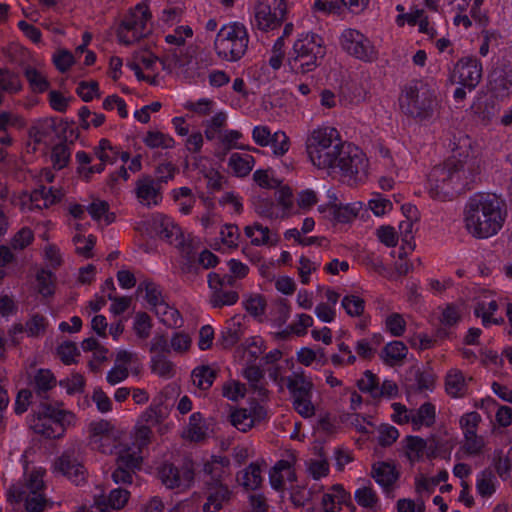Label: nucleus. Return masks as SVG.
Segmentation results:
<instances>
[{"instance_id":"f257e3e1","label":"nucleus","mask_w":512,"mask_h":512,"mask_svg":"<svg viewBox=\"0 0 512 512\" xmlns=\"http://www.w3.org/2000/svg\"><path fill=\"white\" fill-rule=\"evenodd\" d=\"M306 152L318 169L338 170L344 177L357 179L365 175L368 161L356 146L342 141L338 130L331 126H318L306 138Z\"/></svg>"},{"instance_id":"f03ea898","label":"nucleus","mask_w":512,"mask_h":512,"mask_svg":"<svg viewBox=\"0 0 512 512\" xmlns=\"http://www.w3.org/2000/svg\"><path fill=\"white\" fill-rule=\"evenodd\" d=\"M463 221L471 236L477 239H488L502 229L505 213L495 197L475 194L465 205Z\"/></svg>"},{"instance_id":"7ed1b4c3","label":"nucleus","mask_w":512,"mask_h":512,"mask_svg":"<svg viewBox=\"0 0 512 512\" xmlns=\"http://www.w3.org/2000/svg\"><path fill=\"white\" fill-rule=\"evenodd\" d=\"M398 101L403 114L420 121L430 118L437 107L435 90L421 80L405 84Z\"/></svg>"},{"instance_id":"20e7f679","label":"nucleus","mask_w":512,"mask_h":512,"mask_svg":"<svg viewBox=\"0 0 512 512\" xmlns=\"http://www.w3.org/2000/svg\"><path fill=\"white\" fill-rule=\"evenodd\" d=\"M325 54L322 37L315 33L301 34L293 45L288 64L294 73L306 74L321 64Z\"/></svg>"},{"instance_id":"39448f33","label":"nucleus","mask_w":512,"mask_h":512,"mask_svg":"<svg viewBox=\"0 0 512 512\" xmlns=\"http://www.w3.org/2000/svg\"><path fill=\"white\" fill-rule=\"evenodd\" d=\"M249 36L246 27L239 22L224 25L218 32L214 46L217 55L226 61H238L247 51Z\"/></svg>"},{"instance_id":"423d86ee","label":"nucleus","mask_w":512,"mask_h":512,"mask_svg":"<svg viewBox=\"0 0 512 512\" xmlns=\"http://www.w3.org/2000/svg\"><path fill=\"white\" fill-rule=\"evenodd\" d=\"M84 449L80 442L71 443L54 462V471L75 485L86 482L87 470L83 464Z\"/></svg>"},{"instance_id":"0eeeda50","label":"nucleus","mask_w":512,"mask_h":512,"mask_svg":"<svg viewBox=\"0 0 512 512\" xmlns=\"http://www.w3.org/2000/svg\"><path fill=\"white\" fill-rule=\"evenodd\" d=\"M285 0H257L254 4L251 26L263 32L279 28L286 16Z\"/></svg>"},{"instance_id":"6e6552de","label":"nucleus","mask_w":512,"mask_h":512,"mask_svg":"<svg viewBox=\"0 0 512 512\" xmlns=\"http://www.w3.org/2000/svg\"><path fill=\"white\" fill-rule=\"evenodd\" d=\"M150 19L149 9L146 5L138 4L123 19L118 31L119 41L125 45H130L150 32L148 26Z\"/></svg>"},{"instance_id":"1a4fd4ad","label":"nucleus","mask_w":512,"mask_h":512,"mask_svg":"<svg viewBox=\"0 0 512 512\" xmlns=\"http://www.w3.org/2000/svg\"><path fill=\"white\" fill-rule=\"evenodd\" d=\"M340 45L349 55L365 62L377 59V50L368 37L356 29H345L340 36Z\"/></svg>"},{"instance_id":"9d476101","label":"nucleus","mask_w":512,"mask_h":512,"mask_svg":"<svg viewBox=\"0 0 512 512\" xmlns=\"http://www.w3.org/2000/svg\"><path fill=\"white\" fill-rule=\"evenodd\" d=\"M481 78V66L476 59H462L455 67L452 75V83L459 84L454 92V98L460 100L466 95V89L471 91Z\"/></svg>"},{"instance_id":"9b49d317","label":"nucleus","mask_w":512,"mask_h":512,"mask_svg":"<svg viewBox=\"0 0 512 512\" xmlns=\"http://www.w3.org/2000/svg\"><path fill=\"white\" fill-rule=\"evenodd\" d=\"M403 448L410 462L419 461L424 455L428 458H437L444 452V444L432 435L427 440L419 436H407L403 440Z\"/></svg>"},{"instance_id":"f8f14e48","label":"nucleus","mask_w":512,"mask_h":512,"mask_svg":"<svg viewBox=\"0 0 512 512\" xmlns=\"http://www.w3.org/2000/svg\"><path fill=\"white\" fill-rule=\"evenodd\" d=\"M158 475L167 488L186 490L191 487L194 481L193 464L190 461H186L180 466L164 463L159 468Z\"/></svg>"},{"instance_id":"ddd939ff","label":"nucleus","mask_w":512,"mask_h":512,"mask_svg":"<svg viewBox=\"0 0 512 512\" xmlns=\"http://www.w3.org/2000/svg\"><path fill=\"white\" fill-rule=\"evenodd\" d=\"M37 415L48 417L57 428L63 429L64 434L67 429L74 427L77 422L76 415L72 411L65 409L62 402L49 399L40 401Z\"/></svg>"},{"instance_id":"4468645a","label":"nucleus","mask_w":512,"mask_h":512,"mask_svg":"<svg viewBox=\"0 0 512 512\" xmlns=\"http://www.w3.org/2000/svg\"><path fill=\"white\" fill-rule=\"evenodd\" d=\"M60 190L47 188L43 184L34 189L30 194H24L22 201L28 206L29 210L44 209L59 202L62 198Z\"/></svg>"},{"instance_id":"2eb2a0df","label":"nucleus","mask_w":512,"mask_h":512,"mask_svg":"<svg viewBox=\"0 0 512 512\" xmlns=\"http://www.w3.org/2000/svg\"><path fill=\"white\" fill-rule=\"evenodd\" d=\"M43 490V472L34 470L25 477L23 485H12L8 490L7 496L11 502H20L23 499V494L30 492L41 493Z\"/></svg>"},{"instance_id":"dca6fc26","label":"nucleus","mask_w":512,"mask_h":512,"mask_svg":"<svg viewBox=\"0 0 512 512\" xmlns=\"http://www.w3.org/2000/svg\"><path fill=\"white\" fill-rule=\"evenodd\" d=\"M321 505L325 512H340L343 505L355 509L350 492L346 491L342 484L332 485L322 496Z\"/></svg>"},{"instance_id":"f3484780","label":"nucleus","mask_w":512,"mask_h":512,"mask_svg":"<svg viewBox=\"0 0 512 512\" xmlns=\"http://www.w3.org/2000/svg\"><path fill=\"white\" fill-rule=\"evenodd\" d=\"M135 193L139 203L148 208L158 205L162 199L160 186L149 176L137 180Z\"/></svg>"},{"instance_id":"a211bd4d","label":"nucleus","mask_w":512,"mask_h":512,"mask_svg":"<svg viewBox=\"0 0 512 512\" xmlns=\"http://www.w3.org/2000/svg\"><path fill=\"white\" fill-rule=\"evenodd\" d=\"M448 169L445 166H435L428 175V193L436 201L445 202L447 199Z\"/></svg>"},{"instance_id":"6ab92c4d","label":"nucleus","mask_w":512,"mask_h":512,"mask_svg":"<svg viewBox=\"0 0 512 512\" xmlns=\"http://www.w3.org/2000/svg\"><path fill=\"white\" fill-rule=\"evenodd\" d=\"M130 493L122 488L110 491L108 495H98L94 498V505L99 512H111L122 509L128 502Z\"/></svg>"},{"instance_id":"aec40b11","label":"nucleus","mask_w":512,"mask_h":512,"mask_svg":"<svg viewBox=\"0 0 512 512\" xmlns=\"http://www.w3.org/2000/svg\"><path fill=\"white\" fill-rule=\"evenodd\" d=\"M480 421V416L476 412L465 414L460 425L466 438V449L469 454H476L482 447V440L476 436V427Z\"/></svg>"},{"instance_id":"412c9836","label":"nucleus","mask_w":512,"mask_h":512,"mask_svg":"<svg viewBox=\"0 0 512 512\" xmlns=\"http://www.w3.org/2000/svg\"><path fill=\"white\" fill-rule=\"evenodd\" d=\"M151 228L160 238L169 243H173L174 240H177L181 233L180 227L177 226L170 217L163 214H155L152 216Z\"/></svg>"},{"instance_id":"4be33fe9","label":"nucleus","mask_w":512,"mask_h":512,"mask_svg":"<svg viewBox=\"0 0 512 512\" xmlns=\"http://www.w3.org/2000/svg\"><path fill=\"white\" fill-rule=\"evenodd\" d=\"M286 385L292 399L312 396L314 384L311 378L305 375L303 371H294L286 378Z\"/></svg>"},{"instance_id":"5701e85b","label":"nucleus","mask_w":512,"mask_h":512,"mask_svg":"<svg viewBox=\"0 0 512 512\" xmlns=\"http://www.w3.org/2000/svg\"><path fill=\"white\" fill-rule=\"evenodd\" d=\"M270 484L275 490H282L285 482H294L296 474L292 468L290 460H279L270 470Z\"/></svg>"},{"instance_id":"b1692460","label":"nucleus","mask_w":512,"mask_h":512,"mask_svg":"<svg viewBox=\"0 0 512 512\" xmlns=\"http://www.w3.org/2000/svg\"><path fill=\"white\" fill-rule=\"evenodd\" d=\"M244 233L251 239V244L254 246L276 245L279 241V237L276 233L271 232L268 227L257 222L246 226Z\"/></svg>"},{"instance_id":"393cba45","label":"nucleus","mask_w":512,"mask_h":512,"mask_svg":"<svg viewBox=\"0 0 512 512\" xmlns=\"http://www.w3.org/2000/svg\"><path fill=\"white\" fill-rule=\"evenodd\" d=\"M56 384L57 380L49 369H38L30 381L31 391L42 400L48 399L47 392L53 389Z\"/></svg>"},{"instance_id":"a878e982","label":"nucleus","mask_w":512,"mask_h":512,"mask_svg":"<svg viewBox=\"0 0 512 512\" xmlns=\"http://www.w3.org/2000/svg\"><path fill=\"white\" fill-rule=\"evenodd\" d=\"M219 282L208 283L211 290L209 296V303L212 308H222L224 306H231L237 303L239 295L236 291L227 290L226 288L217 286Z\"/></svg>"},{"instance_id":"bb28decb","label":"nucleus","mask_w":512,"mask_h":512,"mask_svg":"<svg viewBox=\"0 0 512 512\" xmlns=\"http://www.w3.org/2000/svg\"><path fill=\"white\" fill-rule=\"evenodd\" d=\"M208 426L201 413L195 412L189 418V423L183 432V438L191 442H200L207 438Z\"/></svg>"},{"instance_id":"cd10ccee","label":"nucleus","mask_w":512,"mask_h":512,"mask_svg":"<svg viewBox=\"0 0 512 512\" xmlns=\"http://www.w3.org/2000/svg\"><path fill=\"white\" fill-rule=\"evenodd\" d=\"M436 417L435 406L429 402L422 404L418 409H412L410 423L413 430L417 431L421 427H430L434 424Z\"/></svg>"},{"instance_id":"c85d7f7f","label":"nucleus","mask_w":512,"mask_h":512,"mask_svg":"<svg viewBox=\"0 0 512 512\" xmlns=\"http://www.w3.org/2000/svg\"><path fill=\"white\" fill-rule=\"evenodd\" d=\"M372 477L383 488L391 487L398 478L395 467L386 462H379L373 465Z\"/></svg>"},{"instance_id":"c756f323","label":"nucleus","mask_w":512,"mask_h":512,"mask_svg":"<svg viewBox=\"0 0 512 512\" xmlns=\"http://www.w3.org/2000/svg\"><path fill=\"white\" fill-rule=\"evenodd\" d=\"M31 427L35 433L50 439H60L65 435L63 429L57 428L48 417L37 415V411L31 422Z\"/></svg>"},{"instance_id":"7c9ffc66","label":"nucleus","mask_w":512,"mask_h":512,"mask_svg":"<svg viewBox=\"0 0 512 512\" xmlns=\"http://www.w3.org/2000/svg\"><path fill=\"white\" fill-rule=\"evenodd\" d=\"M255 164L254 157L247 153H232L228 165L234 174L238 177H244L248 175Z\"/></svg>"},{"instance_id":"2f4dec72","label":"nucleus","mask_w":512,"mask_h":512,"mask_svg":"<svg viewBox=\"0 0 512 512\" xmlns=\"http://www.w3.org/2000/svg\"><path fill=\"white\" fill-rule=\"evenodd\" d=\"M408 348L401 341H392L385 345L382 351L384 362L390 366L401 363L407 356Z\"/></svg>"},{"instance_id":"473e14b6","label":"nucleus","mask_w":512,"mask_h":512,"mask_svg":"<svg viewBox=\"0 0 512 512\" xmlns=\"http://www.w3.org/2000/svg\"><path fill=\"white\" fill-rule=\"evenodd\" d=\"M237 480L246 490L259 488L263 480L260 466L256 463H251L239 473Z\"/></svg>"},{"instance_id":"72a5a7b5","label":"nucleus","mask_w":512,"mask_h":512,"mask_svg":"<svg viewBox=\"0 0 512 512\" xmlns=\"http://www.w3.org/2000/svg\"><path fill=\"white\" fill-rule=\"evenodd\" d=\"M217 373V370L210 366H198L192 371V382L197 388L208 390L215 381Z\"/></svg>"},{"instance_id":"f704fd0d","label":"nucleus","mask_w":512,"mask_h":512,"mask_svg":"<svg viewBox=\"0 0 512 512\" xmlns=\"http://www.w3.org/2000/svg\"><path fill=\"white\" fill-rule=\"evenodd\" d=\"M497 303L493 296H485L477 305L475 313L482 319L485 326L498 323L497 318L494 317V312L497 310Z\"/></svg>"},{"instance_id":"c9c22d12","label":"nucleus","mask_w":512,"mask_h":512,"mask_svg":"<svg viewBox=\"0 0 512 512\" xmlns=\"http://www.w3.org/2000/svg\"><path fill=\"white\" fill-rule=\"evenodd\" d=\"M172 198L177 203L179 211L188 215L196 203V198L189 187H180L172 190Z\"/></svg>"},{"instance_id":"e433bc0d","label":"nucleus","mask_w":512,"mask_h":512,"mask_svg":"<svg viewBox=\"0 0 512 512\" xmlns=\"http://www.w3.org/2000/svg\"><path fill=\"white\" fill-rule=\"evenodd\" d=\"M160 321L168 327H180L183 323L180 312L166 302L153 309Z\"/></svg>"},{"instance_id":"4c0bfd02","label":"nucleus","mask_w":512,"mask_h":512,"mask_svg":"<svg viewBox=\"0 0 512 512\" xmlns=\"http://www.w3.org/2000/svg\"><path fill=\"white\" fill-rule=\"evenodd\" d=\"M25 77L35 93H43L49 88L47 76L35 67H27L25 69Z\"/></svg>"},{"instance_id":"58836bf2","label":"nucleus","mask_w":512,"mask_h":512,"mask_svg":"<svg viewBox=\"0 0 512 512\" xmlns=\"http://www.w3.org/2000/svg\"><path fill=\"white\" fill-rule=\"evenodd\" d=\"M145 291V298L152 309L157 308L160 304L165 303L162 292L158 285L149 280L142 281L137 288V292Z\"/></svg>"},{"instance_id":"ea45409f","label":"nucleus","mask_w":512,"mask_h":512,"mask_svg":"<svg viewBox=\"0 0 512 512\" xmlns=\"http://www.w3.org/2000/svg\"><path fill=\"white\" fill-rule=\"evenodd\" d=\"M476 487L481 496L490 497L497 490V478L492 472L483 471L477 476Z\"/></svg>"},{"instance_id":"a19ab883","label":"nucleus","mask_w":512,"mask_h":512,"mask_svg":"<svg viewBox=\"0 0 512 512\" xmlns=\"http://www.w3.org/2000/svg\"><path fill=\"white\" fill-rule=\"evenodd\" d=\"M143 142L147 147L152 149H169L174 146V140L172 137L156 130L148 131L143 138Z\"/></svg>"},{"instance_id":"79ce46f5","label":"nucleus","mask_w":512,"mask_h":512,"mask_svg":"<svg viewBox=\"0 0 512 512\" xmlns=\"http://www.w3.org/2000/svg\"><path fill=\"white\" fill-rule=\"evenodd\" d=\"M151 370L165 379H170L175 374L174 364L165 355H154L151 358Z\"/></svg>"},{"instance_id":"37998d69","label":"nucleus","mask_w":512,"mask_h":512,"mask_svg":"<svg viewBox=\"0 0 512 512\" xmlns=\"http://www.w3.org/2000/svg\"><path fill=\"white\" fill-rule=\"evenodd\" d=\"M241 335L242 331L240 322L236 321L235 317L231 318L221 333L222 345L225 348L232 347L240 340Z\"/></svg>"},{"instance_id":"c03bdc74","label":"nucleus","mask_w":512,"mask_h":512,"mask_svg":"<svg viewBox=\"0 0 512 512\" xmlns=\"http://www.w3.org/2000/svg\"><path fill=\"white\" fill-rule=\"evenodd\" d=\"M243 376L249 382L250 386L258 392L259 396H266L267 390L262 385L264 377L263 371L257 366H249L243 371Z\"/></svg>"},{"instance_id":"a18cd8bd","label":"nucleus","mask_w":512,"mask_h":512,"mask_svg":"<svg viewBox=\"0 0 512 512\" xmlns=\"http://www.w3.org/2000/svg\"><path fill=\"white\" fill-rule=\"evenodd\" d=\"M71 149L66 143H59L55 145L51 152V161L53 168L61 170L67 166L70 161Z\"/></svg>"},{"instance_id":"49530a36","label":"nucleus","mask_w":512,"mask_h":512,"mask_svg":"<svg viewBox=\"0 0 512 512\" xmlns=\"http://www.w3.org/2000/svg\"><path fill=\"white\" fill-rule=\"evenodd\" d=\"M118 445V431L113 428L104 436L96 439L91 446L104 454H112Z\"/></svg>"},{"instance_id":"de8ad7c7","label":"nucleus","mask_w":512,"mask_h":512,"mask_svg":"<svg viewBox=\"0 0 512 512\" xmlns=\"http://www.w3.org/2000/svg\"><path fill=\"white\" fill-rule=\"evenodd\" d=\"M357 504L363 508L373 509L378 503V497L371 485L358 488L354 494Z\"/></svg>"},{"instance_id":"09e8293b","label":"nucleus","mask_w":512,"mask_h":512,"mask_svg":"<svg viewBox=\"0 0 512 512\" xmlns=\"http://www.w3.org/2000/svg\"><path fill=\"white\" fill-rule=\"evenodd\" d=\"M208 490L207 499L213 503L215 508H222L223 503L228 501L230 498V491L227 486L223 485L221 482L210 484Z\"/></svg>"},{"instance_id":"8fccbe9b","label":"nucleus","mask_w":512,"mask_h":512,"mask_svg":"<svg viewBox=\"0 0 512 512\" xmlns=\"http://www.w3.org/2000/svg\"><path fill=\"white\" fill-rule=\"evenodd\" d=\"M227 120V115L223 112H219L214 115L206 124L205 128V137L208 140H214L216 138H220L222 133V128L224 127Z\"/></svg>"},{"instance_id":"3c124183","label":"nucleus","mask_w":512,"mask_h":512,"mask_svg":"<svg viewBox=\"0 0 512 512\" xmlns=\"http://www.w3.org/2000/svg\"><path fill=\"white\" fill-rule=\"evenodd\" d=\"M22 501L25 502V508L28 512H43L48 505V500L43 492L25 493Z\"/></svg>"},{"instance_id":"603ef678","label":"nucleus","mask_w":512,"mask_h":512,"mask_svg":"<svg viewBox=\"0 0 512 512\" xmlns=\"http://www.w3.org/2000/svg\"><path fill=\"white\" fill-rule=\"evenodd\" d=\"M341 305L346 313L351 317H358L363 314L365 309V301L357 295H346Z\"/></svg>"},{"instance_id":"864d4df0","label":"nucleus","mask_w":512,"mask_h":512,"mask_svg":"<svg viewBox=\"0 0 512 512\" xmlns=\"http://www.w3.org/2000/svg\"><path fill=\"white\" fill-rule=\"evenodd\" d=\"M21 82L17 75L8 71L0 69V90L7 93H17L21 90Z\"/></svg>"},{"instance_id":"5fc2aeb1","label":"nucleus","mask_w":512,"mask_h":512,"mask_svg":"<svg viewBox=\"0 0 512 512\" xmlns=\"http://www.w3.org/2000/svg\"><path fill=\"white\" fill-rule=\"evenodd\" d=\"M51 125L46 120L36 121L28 131V135L30 140L34 142L35 145L42 143L46 137L50 134Z\"/></svg>"},{"instance_id":"6e6d98bb","label":"nucleus","mask_w":512,"mask_h":512,"mask_svg":"<svg viewBox=\"0 0 512 512\" xmlns=\"http://www.w3.org/2000/svg\"><path fill=\"white\" fill-rule=\"evenodd\" d=\"M385 327L394 337H400L406 330V321L399 313H392L386 317Z\"/></svg>"},{"instance_id":"4d7b16f0","label":"nucleus","mask_w":512,"mask_h":512,"mask_svg":"<svg viewBox=\"0 0 512 512\" xmlns=\"http://www.w3.org/2000/svg\"><path fill=\"white\" fill-rule=\"evenodd\" d=\"M96 157L104 164L112 163L116 160L117 152L107 139H101L94 149Z\"/></svg>"},{"instance_id":"13d9d810","label":"nucleus","mask_w":512,"mask_h":512,"mask_svg":"<svg viewBox=\"0 0 512 512\" xmlns=\"http://www.w3.org/2000/svg\"><path fill=\"white\" fill-rule=\"evenodd\" d=\"M73 243L75 244L76 252L79 255L89 258L92 256L91 252L96 243V238L93 235H89L86 238L81 234H76L73 237Z\"/></svg>"},{"instance_id":"bf43d9fd","label":"nucleus","mask_w":512,"mask_h":512,"mask_svg":"<svg viewBox=\"0 0 512 512\" xmlns=\"http://www.w3.org/2000/svg\"><path fill=\"white\" fill-rule=\"evenodd\" d=\"M193 36V30L190 26H179L173 30L172 33H169L165 36V40L167 43L176 45L178 47L183 46L185 44L186 38H191Z\"/></svg>"},{"instance_id":"052dcab7","label":"nucleus","mask_w":512,"mask_h":512,"mask_svg":"<svg viewBox=\"0 0 512 512\" xmlns=\"http://www.w3.org/2000/svg\"><path fill=\"white\" fill-rule=\"evenodd\" d=\"M152 328L151 319L148 314L142 312L137 313L134 320L133 329L135 334L140 339H146L150 335V330Z\"/></svg>"},{"instance_id":"680f3d73","label":"nucleus","mask_w":512,"mask_h":512,"mask_svg":"<svg viewBox=\"0 0 512 512\" xmlns=\"http://www.w3.org/2000/svg\"><path fill=\"white\" fill-rule=\"evenodd\" d=\"M192 339L185 332H175L170 339V349L179 354L187 352L191 347Z\"/></svg>"},{"instance_id":"e2e57ef3","label":"nucleus","mask_w":512,"mask_h":512,"mask_svg":"<svg viewBox=\"0 0 512 512\" xmlns=\"http://www.w3.org/2000/svg\"><path fill=\"white\" fill-rule=\"evenodd\" d=\"M153 433L149 426L137 424L134 430V445L141 452L143 448L151 443Z\"/></svg>"},{"instance_id":"0e129e2a","label":"nucleus","mask_w":512,"mask_h":512,"mask_svg":"<svg viewBox=\"0 0 512 512\" xmlns=\"http://www.w3.org/2000/svg\"><path fill=\"white\" fill-rule=\"evenodd\" d=\"M108 208L109 205L106 201L98 199L94 200L86 207L88 213L94 220L99 221L104 218L106 223L109 224L111 223L112 219H110V216L107 214Z\"/></svg>"},{"instance_id":"69168bd1","label":"nucleus","mask_w":512,"mask_h":512,"mask_svg":"<svg viewBox=\"0 0 512 512\" xmlns=\"http://www.w3.org/2000/svg\"><path fill=\"white\" fill-rule=\"evenodd\" d=\"M220 237L224 245L228 248H236L240 238L238 226L234 224H226L220 231Z\"/></svg>"},{"instance_id":"338daca9","label":"nucleus","mask_w":512,"mask_h":512,"mask_svg":"<svg viewBox=\"0 0 512 512\" xmlns=\"http://www.w3.org/2000/svg\"><path fill=\"white\" fill-rule=\"evenodd\" d=\"M46 327V318L42 315L35 314L26 322L25 331L29 336L37 337L45 332Z\"/></svg>"},{"instance_id":"774afa93","label":"nucleus","mask_w":512,"mask_h":512,"mask_svg":"<svg viewBox=\"0 0 512 512\" xmlns=\"http://www.w3.org/2000/svg\"><path fill=\"white\" fill-rule=\"evenodd\" d=\"M230 418L232 425L242 432H246L253 426V419L245 409L234 411Z\"/></svg>"}]
</instances>
